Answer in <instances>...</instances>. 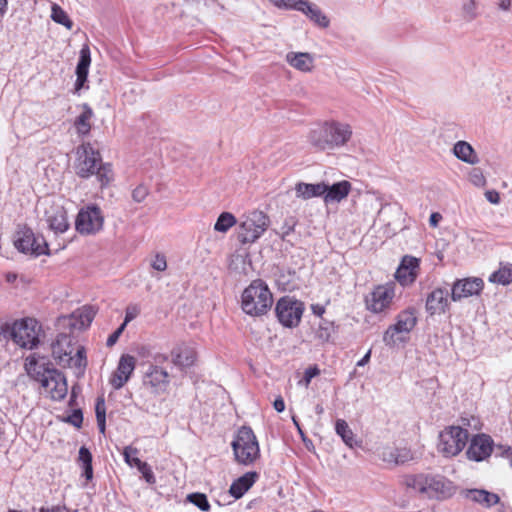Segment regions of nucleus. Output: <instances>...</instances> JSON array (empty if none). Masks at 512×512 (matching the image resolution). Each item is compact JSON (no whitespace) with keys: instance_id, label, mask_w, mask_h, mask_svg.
Here are the masks:
<instances>
[{"instance_id":"nucleus-1","label":"nucleus","mask_w":512,"mask_h":512,"mask_svg":"<svg viewBox=\"0 0 512 512\" xmlns=\"http://www.w3.org/2000/svg\"><path fill=\"white\" fill-rule=\"evenodd\" d=\"M350 124L336 120L319 123L307 135L309 144L317 151H330L345 146L352 138Z\"/></svg>"},{"instance_id":"nucleus-2","label":"nucleus","mask_w":512,"mask_h":512,"mask_svg":"<svg viewBox=\"0 0 512 512\" xmlns=\"http://www.w3.org/2000/svg\"><path fill=\"white\" fill-rule=\"evenodd\" d=\"M75 172L81 178L96 175L101 187L107 186L114 177L110 164H103L100 154L90 143L82 144L77 148Z\"/></svg>"},{"instance_id":"nucleus-3","label":"nucleus","mask_w":512,"mask_h":512,"mask_svg":"<svg viewBox=\"0 0 512 512\" xmlns=\"http://www.w3.org/2000/svg\"><path fill=\"white\" fill-rule=\"evenodd\" d=\"M52 356L58 365L74 369L77 377L83 375L87 366L84 347L75 348L71 335L60 333L52 343Z\"/></svg>"},{"instance_id":"nucleus-4","label":"nucleus","mask_w":512,"mask_h":512,"mask_svg":"<svg viewBox=\"0 0 512 512\" xmlns=\"http://www.w3.org/2000/svg\"><path fill=\"white\" fill-rule=\"evenodd\" d=\"M404 483L408 488L430 499L443 500L450 498L455 493L453 482L441 475H407L404 478Z\"/></svg>"},{"instance_id":"nucleus-5","label":"nucleus","mask_w":512,"mask_h":512,"mask_svg":"<svg viewBox=\"0 0 512 512\" xmlns=\"http://www.w3.org/2000/svg\"><path fill=\"white\" fill-rule=\"evenodd\" d=\"M273 304V296L267 284L262 280H254L244 289L241 295L242 310L254 317L265 315Z\"/></svg>"},{"instance_id":"nucleus-6","label":"nucleus","mask_w":512,"mask_h":512,"mask_svg":"<svg viewBox=\"0 0 512 512\" xmlns=\"http://www.w3.org/2000/svg\"><path fill=\"white\" fill-rule=\"evenodd\" d=\"M231 446L235 460L239 464L248 466L260 457L259 443L253 430L248 426L238 429Z\"/></svg>"},{"instance_id":"nucleus-7","label":"nucleus","mask_w":512,"mask_h":512,"mask_svg":"<svg viewBox=\"0 0 512 512\" xmlns=\"http://www.w3.org/2000/svg\"><path fill=\"white\" fill-rule=\"evenodd\" d=\"M270 220L262 211L254 210L243 216L238 238L242 244L254 243L267 230Z\"/></svg>"},{"instance_id":"nucleus-8","label":"nucleus","mask_w":512,"mask_h":512,"mask_svg":"<svg viewBox=\"0 0 512 512\" xmlns=\"http://www.w3.org/2000/svg\"><path fill=\"white\" fill-rule=\"evenodd\" d=\"M468 439L469 434L466 429L460 426L446 427L439 434L438 452L447 458L454 457L464 449Z\"/></svg>"},{"instance_id":"nucleus-9","label":"nucleus","mask_w":512,"mask_h":512,"mask_svg":"<svg viewBox=\"0 0 512 512\" xmlns=\"http://www.w3.org/2000/svg\"><path fill=\"white\" fill-rule=\"evenodd\" d=\"M40 326L34 318H23L13 322L10 328L12 340L22 348L32 349L39 340Z\"/></svg>"},{"instance_id":"nucleus-10","label":"nucleus","mask_w":512,"mask_h":512,"mask_svg":"<svg viewBox=\"0 0 512 512\" xmlns=\"http://www.w3.org/2000/svg\"><path fill=\"white\" fill-rule=\"evenodd\" d=\"M39 207L43 209L45 220L55 234H61L68 230L70 225L67 212L60 200L46 198L39 203Z\"/></svg>"},{"instance_id":"nucleus-11","label":"nucleus","mask_w":512,"mask_h":512,"mask_svg":"<svg viewBox=\"0 0 512 512\" xmlns=\"http://www.w3.org/2000/svg\"><path fill=\"white\" fill-rule=\"evenodd\" d=\"M275 312L283 326L289 328L296 327L301 321L304 304L293 297L284 296L276 303Z\"/></svg>"},{"instance_id":"nucleus-12","label":"nucleus","mask_w":512,"mask_h":512,"mask_svg":"<svg viewBox=\"0 0 512 512\" xmlns=\"http://www.w3.org/2000/svg\"><path fill=\"white\" fill-rule=\"evenodd\" d=\"M104 223V217L100 208L96 206H88L79 211L75 227L76 230L83 235H91L99 232Z\"/></svg>"},{"instance_id":"nucleus-13","label":"nucleus","mask_w":512,"mask_h":512,"mask_svg":"<svg viewBox=\"0 0 512 512\" xmlns=\"http://www.w3.org/2000/svg\"><path fill=\"white\" fill-rule=\"evenodd\" d=\"M41 386L45 393L55 401L64 399L68 392L66 377L55 368L48 371L46 377L41 378Z\"/></svg>"},{"instance_id":"nucleus-14","label":"nucleus","mask_w":512,"mask_h":512,"mask_svg":"<svg viewBox=\"0 0 512 512\" xmlns=\"http://www.w3.org/2000/svg\"><path fill=\"white\" fill-rule=\"evenodd\" d=\"M394 296L395 291L392 285H379L366 299L367 308L373 313H381L390 307Z\"/></svg>"},{"instance_id":"nucleus-15","label":"nucleus","mask_w":512,"mask_h":512,"mask_svg":"<svg viewBox=\"0 0 512 512\" xmlns=\"http://www.w3.org/2000/svg\"><path fill=\"white\" fill-rule=\"evenodd\" d=\"M404 212L399 205L391 206L383 204L378 211L376 221L384 225L385 233L387 235L394 234L396 229H401V220L403 219Z\"/></svg>"},{"instance_id":"nucleus-16","label":"nucleus","mask_w":512,"mask_h":512,"mask_svg":"<svg viewBox=\"0 0 512 512\" xmlns=\"http://www.w3.org/2000/svg\"><path fill=\"white\" fill-rule=\"evenodd\" d=\"M484 287V282L481 278L471 277L462 280H457L451 289V298L453 301H460L473 295H478Z\"/></svg>"},{"instance_id":"nucleus-17","label":"nucleus","mask_w":512,"mask_h":512,"mask_svg":"<svg viewBox=\"0 0 512 512\" xmlns=\"http://www.w3.org/2000/svg\"><path fill=\"white\" fill-rule=\"evenodd\" d=\"M16 248L26 254L36 256L47 253V244L42 238H36L29 229L22 232V235L15 240Z\"/></svg>"},{"instance_id":"nucleus-18","label":"nucleus","mask_w":512,"mask_h":512,"mask_svg":"<svg viewBox=\"0 0 512 512\" xmlns=\"http://www.w3.org/2000/svg\"><path fill=\"white\" fill-rule=\"evenodd\" d=\"M493 451L492 439L485 435H476L471 439V443L466 452L467 457L470 460L482 461L489 457Z\"/></svg>"},{"instance_id":"nucleus-19","label":"nucleus","mask_w":512,"mask_h":512,"mask_svg":"<svg viewBox=\"0 0 512 512\" xmlns=\"http://www.w3.org/2000/svg\"><path fill=\"white\" fill-rule=\"evenodd\" d=\"M136 366V359L131 355H122L117 369L110 379V384L114 389L122 388L129 380Z\"/></svg>"},{"instance_id":"nucleus-20","label":"nucleus","mask_w":512,"mask_h":512,"mask_svg":"<svg viewBox=\"0 0 512 512\" xmlns=\"http://www.w3.org/2000/svg\"><path fill=\"white\" fill-rule=\"evenodd\" d=\"M418 268L419 259L406 255L403 257L395 273V277L401 285H409L416 280Z\"/></svg>"},{"instance_id":"nucleus-21","label":"nucleus","mask_w":512,"mask_h":512,"mask_svg":"<svg viewBox=\"0 0 512 512\" xmlns=\"http://www.w3.org/2000/svg\"><path fill=\"white\" fill-rule=\"evenodd\" d=\"M95 316V311L91 307H83L73 312L68 317L60 319L63 326H68L73 330H81L87 328Z\"/></svg>"},{"instance_id":"nucleus-22","label":"nucleus","mask_w":512,"mask_h":512,"mask_svg":"<svg viewBox=\"0 0 512 512\" xmlns=\"http://www.w3.org/2000/svg\"><path fill=\"white\" fill-rule=\"evenodd\" d=\"M447 289H434L427 297L426 310L430 315L444 314L449 308Z\"/></svg>"},{"instance_id":"nucleus-23","label":"nucleus","mask_w":512,"mask_h":512,"mask_svg":"<svg viewBox=\"0 0 512 512\" xmlns=\"http://www.w3.org/2000/svg\"><path fill=\"white\" fill-rule=\"evenodd\" d=\"M285 60L292 68L302 73H311L315 68V57L308 52H288Z\"/></svg>"},{"instance_id":"nucleus-24","label":"nucleus","mask_w":512,"mask_h":512,"mask_svg":"<svg viewBox=\"0 0 512 512\" xmlns=\"http://www.w3.org/2000/svg\"><path fill=\"white\" fill-rule=\"evenodd\" d=\"M172 362L179 367L185 368L193 365L196 359L195 349L185 343L177 345L171 351Z\"/></svg>"},{"instance_id":"nucleus-25","label":"nucleus","mask_w":512,"mask_h":512,"mask_svg":"<svg viewBox=\"0 0 512 512\" xmlns=\"http://www.w3.org/2000/svg\"><path fill=\"white\" fill-rule=\"evenodd\" d=\"M327 190L323 195L324 202L326 204L329 203H338L345 199L351 191L350 182L343 180L333 185L326 184Z\"/></svg>"},{"instance_id":"nucleus-26","label":"nucleus","mask_w":512,"mask_h":512,"mask_svg":"<svg viewBox=\"0 0 512 512\" xmlns=\"http://www.w3.org/2000/svg\"><path fill=\"white\" fill-rule=\"evenodd\" d=\"M453 155L460 161L469 164V165H477L480 162V158L472 147L470 143L467 141H457L452 149Z\"/></svg>"},{"instance_id":"nucleus-27","label":"nucleus","mask_w":512,"mask_h":512,"mask_svg":"<svg viewBox=\"0 0 512 512\" xmlns=\"http://www.w3.org/2000/svg\"><path fill=\"white\" fill-rule=\"evenodd\" d=\"M24 368L31 378L39 382H41V378L46 377V373H48V371L53 369L46 366L43 359L40 360L36 354H31L26 357Z\"/></svg>"},{"instance_id":"nucleus-28","label":"nucleus","mask_w":512,"mask_h":512,"mask_svg":"<svg viewBox=\"0 0 512 512\" xmlns=\"http://www.w3.org/2000/svg\"><path fill=\"white\" fill-rule=\"evenodd\" d=\"M295 195L302 200H309L314 197L323 196L326 188V183H305L299 182L295 185Z\"/></svg>"},{"instance_id":"nucleus-29","label":"nucleus","mask_w":512,"mask_h":512,"mask_svg":"<svg viewBox=\"0 0 512 512\" xmlns=\"http://www.w3.org/2000/svg\"><path fill=\"white\" fill-rule=\"evenodd\" d=\"M464 496L466 499L478 503L485 508H490L500 501V498L497 494L484 489L466 490L464 492Z\"/></svg>"},{"instance_id":"nucleus-30","label":"nucleus","mask_w":512,"mask_h":512,"mask_svg":"<svg viewBox=\"0 0 512 512\" xmlns=\"http://www.w3.org/2000/svg\"><path fill=\"white\" fill-rule=\"evenodd\" d=\"M91 63L90 49L87 45H84L80 50V58L76 67V83L75 89L79 91L87 80L88 70Z\"/></svg>"},{"instance_id":"nucleus-31","label":"nucleus","mask_w":512,"mask_h":512,"mask_svg":"<svg viewBox=\"0 0 512 512\" xmlns=\"http://www.w3.org/2000/svg\"><path fill=\"white\" fill-rule=\"evenodd\" d=\"M300 5L301 6L298 11L305 14L316 25L321 28H327L329 26V19L325 14H323L317 5L309 2L308 0H303L300 2Z\"/></svg>"},{"instance_id":"nucleus-32","label":"nucleus","mask_w":512,"mask_h":512,"mask_svg":"<svg viewBox=\"0 0 512 512\" xmlns=\"http://www.w3.org/2000/svg\"><path fill=\"white\" fill-rule=\"evenodd\" d=\"M258 474L256 472H247L235 480L229 489V493L236 499L241 498L256 482Z\"/></svg>"},{"instance_id":"nucleus-33","label":"nucleus","mask_w":512,"mask_h":512,"mask_svg":"<svg viewBox=\"0 0 512 512\" xmlns=\"http://www.w3.org/2000/svg\"><path fill=\"white\" fill-rule=\"evenodd\" d=\"M146 380L152 387L163 390L169 384V374L165 369L151 365L146 373Z\"/></svg>"},{"instance_id":"nucleus-34","label":"nucleus","mask_w":512,"mask_h":512,"mask_svg":"<svg viewBox=\"0 0 512 512\" xmlns=\"http://www.w3.org/2000/svg\"><path fill=\"white\" fill-rule=\"evenodd\" d=\"M417 323V318L415 316V312L412 309H407L398 314L396 323L393 324L400 330V332L409 336L410 332L413 330Z\"/></svg>"},{"instance_id":"nucleus-35","label":"nucleus","mask_w":512,"mask_h":512,"mask_svg":"<svg viewBox=\"0 0 512 512\" xmlns=\"http://www.w3.org/2000/svg\"><path fill=\"white\" fill-rule=\"evenodd\" d=\"M408 339L409 336L400 332V330L394 325L389 326L383 335L384 344L390 348L404 344Z\"/></svg>"},{"instance_id":"nucleus-36","label":"nucleus","mask_w":512,"mask_h":512,"mask_svg":"<svg viewBox=\"0 0 512 512\" xmlns=\"http://www.w3.org/2000/svg\"><path fill=\"white\" fill-rule=\"evenodd\" d=\"M413 459L411 451L407 448L389 449L383 453V460L397 465L404 464Z\"/></svg>"},{"instance_id":"nucleus-37","label":"nucleus","mask_w":512,"mask_h":512,"mask_svg":"<svg viewBox=\"0 0 512 512\" xmlns=\"http://www.w3.org/2000/svg\"><path fill=\"white\" fill-rule=\"evenodd\" d=\"M335 431L341 437L343 442L350 448L357 445L355 434L343 419H338L335 423Z\"/></svg>"},{"instance_id":"nucleus-38","label":"nucleus","mask_w":512,"mask_h":512,"mask_svg":"<svg viewBox=\"0 0 512 512\" xmlns=\"http://www.w3.org/2000/svg\"><path fill=\"white\" fill-rule=\"evenodd\" d=\"M489 281L501 285L512 283V264H501L499 269L489 276Z\"/></svg>"},{"instance_id":"nucleus-39","label":"nucleus","mask_w":512,"mask_h":512,"mask_svg":"<svg viewBox=\"0 0 512 512\" xmlns=\"http://www.w3.org/2000/svg\"><path fill=\"white\" fill-rule=\"evenodd\" d=\"M250 266L248 257L242 254L232 255L229 263V269L238 275H248Z\"/></svg>"},{"instance_id":"nucleus-40","label":"nucleus","mask_w":512,"mask_h":512,"mask_svg":"<svg viewBox=\"0 0 512 512\" xmlns=\"http://www.w3.org/2000/svg\"><path fill=\"white\" fill-rule=\"evenodd\" d=\"M93 116L92 109L87 105H83V111L81 114L77 117L75 121V126L77 128L78 133L80 134H87L91 129L90 120Z\"/></svg>"},{"instance_id":"nucleus-41","label":"nucleus","mask_w":512,"mask_h":512,"mask_svg":"<svg viewBox=\"0 0 512 512\" xmlns=\"http://www.w3.org/2000/svg\"><path fill=\"white\" fill-rule=\"evenodd\" d=\"M78 461L82 465L83 475L87 481H90L93 478L92 455L84 446L79 449Z\"/></svg>"},{"instance_id":"nucleus-42","label":"nucleus","mask_w":512,"mask_h":512,"mask_svg":"<svg viewBox=\"0 0 512 512\" xmlns=\"http://www.w3.org/2000/svg\"><path fill=\"white\" fill-rule=\"evenodd\" d=\"M51 19L66 27L68 30H71L73 27V22L69 18L68 14L56 3H54L51 7Z\"/></svg>"},{"instance_id":"nucleus-43","label":"nucleus","mask_w":512,"mask_h":512,"mask_svg":"<svg viewBox=\"0 0 512 512\" xmlns=\"http://www.w3.org/2000/svg\"><path fill=\"white\" fill-rule=\"evenodd\" d=\"M236 218L233 214L229 212H223L219 215L215 225L214 230L218 232L225 233L227 232L232 226L236 224Z\"/></svg>"},{"instance_id":"nucleus-44","label":"nucleus","mask_w":512,"mask_h":512,"mask_svg":"<svg viewBox=\"0 0 512 512\" xmlns=\"http://www.w3.org/2000/svg\"><path fill=\"white\" fill-rule=\"evenodd\" d=\"M464 20L471 22L478 17V3L476 0H465L461 7Z\"/></svg>"},{"instance_id":"nucleus-45","label":"nucleus","mask_w":512,"mask_h":512,"mask_svg":"<svg viewBox=\"0 0 512 512\" xmlns=\"http://www.w3.org/2000/svg\"><path fill=\"white\" fill-rule=\"evenodd\" d=\"M95 412L99 431L104 434L106 429V407L104 398L99 397L97 399Z\"/></svg>"},{"instance_id":"nucleus-46","label":"nucleus","mask_w":512,"mask_h":512,"mask_svg":"<svg viewBox=\"0 0 512 512\" xmlns=\"http://www.w3.org/2000/svg\"><path fill=\"white\" fill-rule=\"evenodd\" d=\"M467 178L472 185L478 188H482L487 184V180L482 169L478 167L470 169L467 173Z\"/></svg>"},{"instance_id":"nucleus-47","label":"nucleus","mask_w":512,"mask_h":512,"mask_svg":"<svg viewBox=\"0 0 512 512\" xmlns=\"http://www.w3.org/2000/svg\"><path fill=\"white\" fill-rule=\"evenodd\" d=\"M333 331V323L322 319L316 331V337L323 342H327L329 341Z\"/></svg>"},{"instance_id":"nucleus-48","label":"nucleus","mask_w":512,"mask_h":512,"mask_svg":"<svg viewBox=\"0 0 512 512\" xmlns=\"http://www.w3.org/2000/svg\"><path fill=\"white\" fill-rule=\"evenodd\" d=\"M187 500L197 506L201 511H209L210 509V504L205 494L192 493L187 496Z\"/></svg>"},{"instance_id":"nucleus-49","label":"nucleus","mask_w":512,"mask_h":512,"mask_svg":"<svg viewBox=\"0 0 512 512\" xmlns=\"http://www.w3.org/2000/svg\"><path fill=\"white\" fill-rule=\"evenodd\" d=\"M135 467H137V469L143 475L147 483H155V476L153 474V471L146 462H142L139 458H135Z\"/></svg>"},{"instance_id":"nucleus-50","label":"nucleus","mask_w":512,"mask_h":512,"mask_svg":"<svg viewBox=\"0 0 512 512\" xmlns=\"http://www.w3.org/2000/svg\"><path fill=\"white\" fill-rule=\"evenodd\" d=\"M274 6L279 9H289L298 11L300 8V2L303 0H269Z\"/></svg>"},{"instance_id":"nucleus-51","label":"nucleus","mask_w":512,"mask_h":512,"mask_svg":"<svg viewBox=\"0 0 512 512\" xmlns=\"http://www.w3.org/2000/svg\"><path fill=\"white\" fill-rule=\"evenodd\" d=\"M320 374V369L317 366H311L307 368L304 372V377L299 381V385H303L304 387H308L311 380Z\"/></svg>"},{"instance_id":"nucleus-52","label":"nucleus","mask_w":512,"mask_h":512,"mask_svg":"<svg viewBox=\"0 0 512 512\" xmlns=\"http://www.w3.org/2000/svg\"><path fill=\"white\" fill-rule=\"evenodd\" d=\"M149 194V189L147 186L140 184L132 191V199L137 202H143Z\"/></svg>"},{"instance_id":"nucleus-53","label":"nucleus","mask_w":512,"mask_h":512,"mask_svg":"<svg viewBox=\"0 0 512 512\" xmlns=\"http://www.w3.org/2000/svg\"><path fill=\"white\" fill-rule=\"evenodd\" d=\"M151 267L160 272L165 271L167 269L166 257L163 254H156L151 261Z\"/></svg>"},{"instance_id":"nucleus-54","label":"nucleus","mask_w":512,"mask_h":512,"mask_svg":"<svg viewBox=\"0 0 512 512\" xmlns=\"http://www.w3.org/2000/svg\"><path fill=\"white\" fill-rule=\"evenodd\" d=\"M138 454V449L132 446H127L124 448L123 456L125 459V462L129 466H135V456Z\"/></svg>"},{"instance_id":"nucleus-55","label":"nucleus","mask_w":512,"mask_h":512,"mask_svg":"<svg viewBox=\"0 0 512 512\" xmlns=\"http://www.w3.org/2000/svg\"><path fill=\"white\" fill-rule=\"evenodd\" d=\"M139 313H140V308L137 305L128 306L126 308L125 319L122 324H125V326H126L130 321L135 319L139 315Z\"/></svg>"},{"instance_id":"nucleus-56","label":"nucleus","mask_w":512,"mask_h":512,"mask_svg":"<svg viewBox=\"0 0 512 512\" xmlns=\"http://www.w3.org/2000/svg\"><path fill=\"white\" fill-rule=\"evenodd\" d=\"M125 329V324H121L107 339V342H106V345L108 347H112L113 345L116 344V342L118 341L119 337L121 336V334L123 333Z\"/></svg>"},{"instance_id":"nucleus-57","label":"nucleus","mask_w":512,"mask_h":512,"mask_svg":"<svg viewBox=\"0 0 512 512\" xmlns=\"http://www.w3.org/2000/svg\"><path fill=\"white\" fill-rule=\"evenodd\" d=\"M82 421L83 416L80 410L75 411L72 415L68 417V422L78 428L81 426Z\"/></svg>"},{"instance_id":"nucleus-58","label":"nucleus","mask_w":512,"mask_h":512,"mask_svg":"<svg viewBox=\"0 0 512 512\" xmlns=\"http://www.w3.org/2000/svg\"><path fill=\"white\" fill-rule=\"evenodd\" d=\"M496 454L509 459L510 465L512 466V448L511 447L499 446L496 448Z\"/></svg>"},{"instance_id":"nucleus-59","label":"nucleus","mask_w":512,"mask_h":512,"mask_svg":"<svg viewBox=\"0 0 512 512\" xmlns=\"http://www.w3.org/2000/svg\"><path fill=\"white\" fill-rule=\"evenodd\" d=\"M485 197H486L487 201H489L492 204H499V202H500V195L496 190L486 191Z\"/></svg>"},{"instance_id":"nucleus-60","label":"nucleus","mask_w":512,"mask_h":512,"mask_svg":"<svg viewBox=\"0 0 512 512\" xmlns=\"http://www.w3.org/2000/svg\"><path fill=\"white\" fill-rule=\"evenodd\" d=\"M273 407L277 412H283L285 409V403L281 396L277 397L273 402Z\"/></svg>"},{"instance_id":"nucleus-61","label":"nucleus","mask_w":512,"mask_h":512,"mask_svg":"<svg viewBox=\"0 0 512 512\" xmlns=\"http://www.w3.org/2000/svg\"><path fill=\"white\" fill-rule=\"evenodd\" d=\"M442 215L438 212H434L430 215L429 223L432 227H437L438 223L441 221Z\"/></svg>"},{"instance_id":"nucleus-62","label":"nucleus","mask_w":512,"mask_h":512,"mask_svg":"<svg viewBox=\"0 0 512 512\" xmlns=\"http://www.w3.org/2000/svg\"><path fill=\"white\" fill-rule=\"evenodd\" d=\"M311 310H312L313 314L318 317H322V315L325 313V307L320 304H312Z\"/></svg>"},{"instance_id":"nucleus-63","label":"nucleus","mask_w":512,"mask_h":512,"mask_svg":"<svg viewBox=\"0 0 512 512\" xmlns=\"http://www.w3.org/2000/svg\"><path fill=\"white\" fill-rule=\"evenodd\" d=\"M40 512H67L66 508L64 506H52V507H42L40 509Z\"/></svg>"},{"instance_id":"nucleus-64","label":"nucleus","mask_w":512,"mask_h":512,"mask_svg":"<svg viewBox=\"0 0 512 512\" xmlns=\"http://www.w3.org/2000/svg\"><path fill=\"white\" fill-rule=\"evenodd\" d=\"M498 8L502 11H509L511 8V0H497Z\"/></svg>"}]
</instances>
